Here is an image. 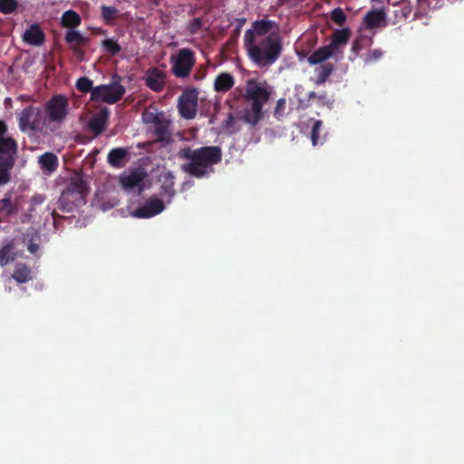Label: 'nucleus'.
<instances>
[{"instance_id":"f257e3e1","label":"nucleus","mask_w":464,"mask_h":464,"mask_svg":"<svg viewBox=\"0 0 464 464\" xmlns=\"http://www.w3.org/2000/svg\"><path fill=\"white\" fill-rule=\"evenodd\" d=\"M179 158L186 160L180 169L197 179H203L214 171L213 166L222 160V150L218 146H203L192 149L186 146L179 150Z\"/></svg>"},{"instance_id":"f03ea898","label":"nucleus","mask_w":464,"mask_h":464,"mask_svg":"<svg viewBox=\"0 0 464 464\" xmlns=\"http://www.w3.org/2000/svg\"><path fill=\"white\" fill-rule=\"evenodd\" d=\"M249 60L258 68L268 69L283 53V42L279 33L273 32L267 38L244 40Z\"/></svg>"},{"instance_id":"7ed1b4c3","label":"nucleus","mask_w":464,"mask_h":464,"mask_svg":"<svg viewBox=\"0 0 464 464\" xmlns=\"http://www.w3.org/2000/svg\"><path fill=\"white\" fill-rule=\"evenodd\" d=\"M272 92L273 87L266 81H246L244 99L249 107L244 109L245 122L255 126L264 118L263 107L269 101Z\"/></svg>"},{"instance_id":"20e7f679","label":"nucleus","mask_w":464,"mask_h":464,"mask_svg":"<svg viewBox=\"0 0 464 464\" xmlns=\"http://www.w3.org/2000/svg\"><path fill=\"white\" fill-rule=\"evenodd\" d=\"M19 130L30 139L51 133L41 106L28 105L16 115Z\"/></svg>"},{"instance_id":"39448f33","label":"nucleus","mask_w":464,"mask_h":464,"mask_svg":"<svg viewBox=\"0 0 464 464\" xmlns=\"http://www.w3.org/2000/svg\"><path fill=\"white\" fill-rule=\"evenodd\" d=\"M43 110L49 131L53 133L62 126L69 114V100L63 94L53 95L44 103Z\"/></svg>"},{"instance_id":"423d86ee","label":"nucleus","mask_w":464,"mask_h":464,"mask_svg":"<svg viewBox=\"0 0 464 464\" xmlns=\"http://www.w3.org/2000/svg\"><path fill=\"white\" fill-rule=\"evenodd\" d=\"M18 143L15 139L0 140V186L11 180V169L15 164Z\"/></svg>"},{"instance_id":"0eeeda50","label":"nucleus","mask_w":464,"mask_h":464,"mask_svg":"<svg viewBox=\"0 0 464 464\" xmlns=\"http://www.w3.org/2000/svg\"><path fill=\"white\" fill-rule=\"evenodd\" d=\"M121 78L115 74L109 84H101L94 87L91 101L114 104L121 101L126 92L125 87L120 82Z\"/></svg>"},{"instance_id":"6e6552de","label":"nucleus","mask_w":464,"mask_h":464,"mask_svg":"<svg viewBox=\"0 0 464 464\" xmlns=\"http://www.w3.org/2000/svg\"><path fill=\"white\" fill-rule=\"evenodd\" d=\"M171 72L177 78L188 77L196 63L195 53L189 48L178 51L176 56L170 57Z\"/></svg>"},{"instance_id":"1a4fd4ad","label":"nucleus","mask_w":464,"mask_h":464,"mask_svg":"<svg viewBox=\"0 0 464 464\" xmlns=\"http://www.w3.org/2000/svg\"><path fill=\"white\" fill-rule=\"evenodd\" d=\"M88 192V187L81 175L76 174L71 178L70 183L63 191L61 201H68L73 204L83 200Z\"/></svg>"},{"instance_id":"9d476101","label":"nucleus","mask_w":464,"mask_h":464,"mask_svg":"<svg viewBox=\"0 0 464 464\" xmlns=\"http://www.w3.org/2000/svg\"><path fill=\"white\" fill-rule=\"evenodd\" d=\"M198 92L196 89H188L179 97V112L186 120H192L198 111Z\"/></svg>"},{"instance_id":"9b49d317","label":"nucleus","mask_w":464,"mask_h":464,"mask_svg":"<svg viewBox=\"0 0 464 464\" xmlns=\"http://www.w3.org/2000/svg\"><path fill=\"white\" fill-rule=\"evenodd\" d=\"M273 32L279 33L277 23L266 19L256 20L252 23L251 28L245 32L244 40L267 38Z\"/></svg>"},{"instance_id":"f8f14e48","label":"nucleus","mask_w":464,"mask_h":464,"mask_svg":"<svg viewBox=\"0 0 464 464\" xmlns=\"http://www.w3.org/2000/svg\"><path fill=\"white\" fill-rule=\"evenodd\" d=\"M164 208V202L154 195L147 199L142 206H140L132 215L138 218H150L160 214Z\"/></svg>"},{"instance_id":"ddd939ff","label":"nucleus","mask_w":464,"mask_h":464,"mask_svg":"<svg viewBox=\"0 0 464 464\" xmlns=\"http://www.w3.org/2000/svg\"><path fill=\"white\" fill-rule=\"evenodd\" d=\"M144 82L148 88L155 92H160L167 83V72L159 67H150L145 73Z\"/></svg>"},{"instance_id":"4468645a","label":"nucleus","mask_w":464,"mask_h":464,"mask_svg":"<svg viewBox=\"0 0 464 464\" xmlns=\"http://www.w3.org/2000/svg\"><path fill=\"white\" fill-rule=\"evenodd\" d=\"M146 177V171L141 168H137L130 170L128 175H121L120 177V183L122 188L126 190H132L138 188L139 192L141 193L144 189Z\"/></svg>"},{"instance_id":"2eb2a0df","label":"nucleus","mask_w":464,"mask_h":464,"mask_svg":"<svg viewBox=\"0 0 464 464\" xmlns=\"http://www.w3.org/2000/svg\"><path fill=\"white\" fill-rule=\"evenodd\" d=\"M387 14L383 9H371L363 17V24L366 29L372 30L378 27L386 26Z\"/></svg>"},{"instance_id":"dca6fc26","label":"nucleus","mask_w":464,"mask_h":464,"mask_svg":"<svg viewBox=\"0 0 464 464\" xmlns=\"http://www.w3.org/2000/svg\"><path fill=\"white\" fill-rule=\"evenodd\" d=\"M130 160V153L127 148H113L107 155V162L114 169H121Z\"/></svg>"},{"instance_id":"f3484780","label":"nucleus","mask_w":464,"mask_h":464,"mask_svg":"<svg viewBox=\"0 0 464 464\" xmlns=\"http://www.w3.org/2000/svg\"><path fill=\"white\" fill-rule=\"evenodd\" d=\"M38 164L45 175H52L59 167V159L53 152H44L38 157Z\"/></svg>"},{"instance_id":"a211bd4d","label":"nucleus","mask_w":464,"mask_h":464,"mask_svg":"<svg viewBox=\"0 0 464 464\" xmlns=\"http://www.w3.org/2000/svg\"><path fill=\"white\" fill-rule=\"evenodd\" d=\"M23 40L30 45L41 46L45 40V34L38 24H34L23 34Z\"/></svg>"},{"instance_id":"6ab92c4d","label":"nucleus","mask_w":464,"mask_h":464,"mask_svg":"<svg viewBox=\"0 0 464 464\" xmlns=\"http://www.w3.org/2000/svg\"><path fill=\"white\" fill-rule=\"evenodd\" d=\"M17 213L18 206L12 201L9 194L0 199V222L9 221L10 218L17 215Z\"/></svg>"},{"instance_id":"aec40b11","label":"nucleus","mask_w":464,"mask_h":464,"mask_svg":"<svg viewBox=\"0 0 464 464\" xmlns=\"http://www.w3.org/2000/svg\"><path fill=\"white\" fill-rule=\"evenodd\" d=\"M109 119V111L107 108L102 109L100 112L95 114L89 121V128L94 132L95 136H98L105 130L107 121Z\"/></svg>"},{"instance_id":"412c9836","label":"nucleus","mask_w":464,"mask_h":464,"mask_svg":"<svg viewBox=\"0 0 464 464\" xmlns=\"http://www.w3.org/2000/svg\"><path fill=\"white\" fill-rule=\"evenodd\" d=\"M65 42L73 48V52L77 55H82L83 52L79 50L77 47L84 45L87 43L85 38L80 32L73 29L68 30L64 36Z\"/></svg>"},{"instance_id":"4be33fe9","label":"nucleus","mask_w":464,"mask_h":464,"mask_svg":"<svg viewBox=\"0 0 464 464\" xmlns=\"http://www.w3.org/2000/svg\"><path fill=\"white\" fill-rule=\"evenodd\" d=\"M235 84V79L232 74L228 72L219 73L214 82V89L218 92H227Z\"/></svg>"},{"instance_id":"5701e85b","label":"nucleus","mask_w":464,"mask_h":464,"mask_svg":"<svg viewBox=\"0 0 464 464\" xmlns=\"http://www.w3.org/2000/svg\"><path fill=\"white\" fill-rule=\"evenodd\" d=\"M15 245L13 240L5 243L0 247V266H5L8 264L14 262L16 258Z\"/></svg>"},{"instance_id":"b1692460","label":"nucleus","mask_w":464,"mask_h":464,"mask_svg":"<svg viewBox=\"0 0 464 464\" xmlns=\"http://www.w3.org/2000/svg\"><path fill=\"white\" fill-rule=\"evenodd\" d=\"M333 53L334 51L329 45L322 46L312 53L307 61L311 65H315L330 58Z\"/></svg>"},{"instance_id":"393cba45","label":"nucleus","mask_w":464,"mask_h":464,"mask_svg":"<svg viewBox=\"0 0 464 464\" xmlns=\"http://www.w3.org/2000/svg\"><path fill=\"white\" fill-rule=\"evenodd\" d=\"M170 121L165 115L157 123L154 124V134L160 141L168 140L170 137Z\"/></svg>"},{"instance_id":"a878e982","label":"nucleus","mask_w":464,"mask_h":464,"mask_svg":"<svg viewBox=\"0 0 464 464\" xmlns=\"http://www.w3.org/2000/svg\"><path fill=\"white\" fill-rule=\"evenodd\" d=\"M351 31L348 28L335 30L329 46L334 52L340 46L345 45L349 41Z\"/></svg>"},{"instance_id":"bb28decb","label":"nucleus","mask_w":464,"mask_h":464,"mask_svg":"<svg viewBox=\"0 0 464 464\" xmlns=\"http://www.w3.org/2000/svg\"><path fill=\"white\" fill-rule=\"evenodd\" d=\"M82 23L79 14L73 10H67L62 15L61 24L65 28L73 29L78 27Z\"/></svg>"},{"instance_id":"cd10ccee","label":"nucleus","mask_w":464,"mask_h":464,"mask_svg":"<svg viewBox=\"0 0 464 464\" xmlns=\"http://www.w3.org/2000/svg\"><path fill=\"white\" fill-rule=\"evenodd\" d=\"M394 9L392 11L394 15V21L393 24L396 22L404 20L408 18V16L411 13V6L408 1H401L399 4L393 5Z\"/></svg>"},{"instance_id":"c85d7f7f","label":"nucleus","mask_w":464,"mask_h":464,"mask_svg":"<svg viewBox=\"0 0 464 464\" xmlns=\"http://www.w3.org/2000/svg\"><path fill=\"white\" fill-rule=\"evenodd\" d=\"M334 66L333 63H322L319 67L315 69L316 72V81L315 83L320 85L324 84L329 76L334 72Z\"/></svg>"},{"instance_id":"c756f323","label":"nucleus","mask_w":464,"mask_h":464,"mask_svg":"<svg viewBox=\"0 0 464 464\" xmlns=\"http://www.w3.org/2000/svg\"><path fill=\"white\" fill-rule=\"evenodd\" d=\"M13 277L18 283H25L32 278L31 270L25 264H17L14 266Z\"/></svg>"},{"instance_id":"7c9ffc66","label":"nucleus","mask_w":464,"mask_h":464,"mask_svg":"<svg viewBox=\"0 0 464 464\" xmlns=\"http://www.w3.org/2000/svg\"><path fill=\"white\" fill-rule=\"evenodd\" d=\"M76 88L79 92L82 93H88L90 92L91 95L92 94V92L94 90L93 87V82L85 76L80 77L76 82Z\"/></svg>"},{"instance_id":"2f4dec72","label":"nucleus","mask_w":464,"mask_h":464,"mask_svg":"<svg viewBox=\"0 0 464 464\" xmlns=\"http://www.w3.org/2000/svg\"><path fill=\"white\" fill-rule=\"evenodd\" d=\"M102 45L104 51L111 56L117 55L121 51V45L112 38L104 39L102 42Z\"/></svg>"},{"instance_id":"473e14b6","label":"nucleus","mask_w":464,"mask_h":464,"mask_svg":"<svg viewBox=\"0 0 464 464\" xmlns=\"http://www.w3.org/2000/svg\"><path fill=\"white\" fill-rule=\"evenodd\" d=\"M19 3L17 0H0V13L10 14L18 9Z\"/></svg>"},{"instance_id":"72a5a7b5","label":"nucleus","mask_w":464,"mask_h":464,"mask_svg":"<svg viewBox=\"0 0 464 464\" xmlns=\"http://www.w3.org/2000/svg\"><path fill=\"white\" fill-rule=\"evenodd\" d=\"M102 16L104 22L110 24L118 15L119 10L114 6L102 5Z\"/></svg>"},{"instance_id":"f704fd0d","label":"nucleus","mask_w":464,"mask_h":464,"mask_svg":"<svg viewBox=\"0 0 464 464\" xmlns=\"http://www.w3.org/2000/svg\"><path fill=\"white\" fill-rule=\"evenodd\" d=\"M323 122L322 121H315L312 131H311V141L314 146L318 144H322L324 142V139L320 137V130L322 128Z\"/></svg>"},{"instance_id":"c9c22d12","label":"nucleus","mask_w":464,"mask_h":464,"mask_svg":"<svg viewBox=\"0 0 464 464\" xmlns=\"http://www.w3.org/2000/svg\"><path fill=\"white\" fill-rule=\"evenodd\" d=\"M164 114L162 112H157L150 110H145L142 113V120L147 124H155L157 123Z\"/></svg>"},{"instance_id":"e433bc0d","label":"nucleus","mask_w":464,"mask_h":464,"mask_svg":"<svg viewBox=\"0 0 464 464\" xmlns=\"http://www.w3.org/2000/svg\"><path fill=\"white\" fill-rule=\"evenodd\" d=\"M331 19L337 25L342 26L346 21V15L342 8L337 7L331 12Z\"/></svg>"},{"instance_id":"4c0bfd02","label":"nucleus","mask_w":464,"mask_h":464,"mask_svg":"<svg viewBox=\"0 0 464 464\" xmlns=\"http://www.w3.org/2000/svg\"><path fill=\"white\" fill-rule=\"evenodd\" d=\"M203 25V19L201 17H196L192 19L188 24V31L189 34L194 35L198 34Z\"/></svg>"},{"instance_id":"58836bf2","label":"nucleus","mask_w":464,"mask_h":464,"mask_svg":"<svg viewBox=\"0 0 464 464\" xmlns=\"http://www.w3.org/2000/svg\"><path fill=\"white\" fill-rule=\"evenodd\" d=\"M382 55H383V52L382 50H379V49L371 50L368 52L365 61L367 63H372V62L377 61Z\"/></svg>"},{"instance_id":"ea45409f","label":"nucleus","mask_w":464,"mask_h":464,"mask_svg":"<svg viewBox=\"0 0 464 464\" xmlns=\"http://www.w3.org/2000/svg\"><path fill=\"white\" fill-rule=\"evenodd\" d=\"M285 103H286V102L284 98L277 100L276 105L275 108V111H274L275 117L278 118L279 116H281L283 114V112L285 109Z\"/></svg>"},{"instance_id":"a19ab883","label":"nucleus","mask_w":464,"mask_h":464,"mask_svg":"<svg viewBox=\"0 0 464 464\" xmlns=\"http://www.w3.org/2000/svg\"><path fill=\"white\" fill-rule=\"evenodd\" d=\"M45 200V197L41 195V194H36L34 196L32 197V199H31V206L32 208L37 206V205H41L42 203H44ZM32 210H34V208H32Z\"/></svg>"},{"instance_id":"79ce46f5","label":"nucleus","mask_w":464,"mask_h":464,"mask_svg":"<svg viewBox=\"0 0 464 464\" xmlns=\"http://www.w3.org/2000/svg\"><path fill=\"white\" fill-rule=\"evenodd\" d=\"M8 126L5 121L0 120V140L1 139H14L13 137L5 136L7 132Z\"/></svg>"},{"instance_id":"37998d69","label":"nucleus","mask_w":464,"mask_h":464,"mask_svg":"<svg viewBox=\"0 0 464 464\" xmlns=\"http://www.w3.org/2000/svg\"><path fill=\"white\" fill-rule=\"evenodd\" d=\"M37 249H38V245H36V244H33V243H32V244H30V245L28 246V250H29L31 253H35V252L37 251Z\"/></svg>"},{"instance_id":"c03bdc74","label":"nucleus","mask_w":464,"mask_h":464,"mask_svg":"<svg viewBox=\"0 0 464 464\" xmlns=\"http://www.w3.org/2000/svg\"><path fill=\"white\" fill-rule=\"evenodd\" d=\"M239 24L242 25L243 24L246 23V19L245 18H242V19H239Z\"/></svg>"},{"instance_id":"a18cd8bd","label":"nucleus","mask_w":464,"mask_h":464,"mask_svg":"<svg viewBox=\"0 0 464 464\" xmlns=\"http://www.w3.org/2000/svg\"><path fill=\"white\" fill-rule=\"evenodd\" d=\"M314 96H315V93H314V92H310V94H309V98H313V97H314Z\"/></svg>"}]
</instances>
